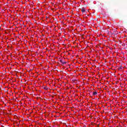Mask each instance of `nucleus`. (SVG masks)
I'll list each match as a JSON object with an SVG mask.
<instances>
[{
  "label": "nucleus",
  "instance_id": "obj_1",
  "mask_svg": "<svg viewBox=\"0 0 127 127\" xmlns=\"http://www.w3.org/2000/svg\"><path fill=\"white\" fill-rule=\"evenodd\" d=\"M110 34L112 37H117V34H115V33L112 32H110Z\"/></svg>",
  "mask_w": 127,
  "mask_h": 127
},
{
  "label": "nucleus",
  "instance_id": "obj_2",
  "mask_svg": "<svg viewBox=\"0 0 127 127\" xmlns=\"http://www.w3.org/2000/svg\"><path fill=\"white\" fill-rule=\"evenodd\" d=\"M81 11L84 14H86V10H85V8H82Z\"/></svg>",
  "mask_w": 127,
  "mask_h": 127
},
{
  "label": "nucleus",
  "instance_id": "obj_3",
  "mask_svg": "<svg viewBox=\"0 0 127 127\" xmlns=\"http://www.w3.org/2000/svg\"><path fill=\"white\" fill-rule=\"evenodd\" d=\"M73 35H74V36H81V35H82L81 34H79V33H75V34L73 33Z\"/></svg>",
  "mask_w": 127,
  "mask_h": 127
},
{
  "label": "nucleus",
  "instance_id": "obj_4",
  "mask_svg": "<svg viewBox=\"0 0 127 127\" xmlns=\"http://www.w3.org/2000/svg\"><path fill=\"white\" fill-rule=\"evenodd\" d=\"M92 95L93 96H96V95H98V93H97V92H93Z\"/></svg>",
  "mask_w": 127,
  "mask_h": 127
},
{
  "label": "nucleus",
  "instance_id": "obj_5",
  "mask_svg": "<svg viewBox=\"0 0 127 127\" xmlns=\"http://www.w3.org/2000/svg\"><path fill=\"white\" fill-rule=\"evenodd\" d=\"M64 64H67V62H63V64L62 65H64Z\"/></svg>",
  "mask_w": 127,
  "mask_h": 127
},
{
  "label": "nucleus",
  "instance_id": "obj_6",
  "mask_svg": "<svg viewBox=\"0 0 127 127\" xmlns=\"http://www.w3.org/2000/svg\"><path fill=\"white\" fill-rule=\"evenodd\" d=\"M122 69H123V67L122 66H120L119 67V70H122Z\"/></svg>",
  "mask_w": 127,
  "mask_h": 127
},
{
  "label": "nucleus",
  "instance_id": "obj_7",
  "mask_svg": "<svg viewBox=\"0 0 127 127\" xmlns=\"http://www.w3.org/2000/svg\"><path fill=\"white\" fill-rule=\"evenodd\" d=\"M107 34H108V35L110 37H111V33H109V32H108V33H107Z\"/></svg>",
  "mask_w": 127,
  "mask_h": 127
},
{
  "label": "nucleus",
  "instance_id": "obj_8",
  "mask_svg": "<svg viewBox=\"0 0 127 127\" xmlns=\"http://www.w3.org/2000/svg\"><path fill=\"white\" fill-rule=\"evenodd\" d=\"M60 62L63 64V61L62 60H60Z\"/></svg>",
  "mask_w": 127,
  "mask_h": 127
},
{
  "label": "nucleus",
  "instance_id": "obj_9",
  "mask_svg": "<svg viewBox=\"0 0 127 127\" xmlns=\"http://www.w3.org/2000/svg\"><path fill=\"white\" fill-rule=\"evenodd\" d=\"M44 90H47L46 87L44 88Z\"/></svg>",
  "mask_w": 127,
  "mask_h": 127
},
{
  "label": "nucleus",
  "instance_id": "obj_10",
  "mask_svg": "<svg viewBox=\"0 0 127 127\" xmlns=\"http://www.w3.org/2000/svg\"><path fill=\"white\" fill-rule=\"evenodd\" d=\"M33 36H34V35H32V36H31L32 38L33 37Z\"/></svg>",
  "mask_w": 127,
  "mask_h": 127
},
{
  "label": "nucleus",
  "instance_id": "obj_11",
  "mask_svg": "<svg viewBox=\"0 0 127 127\" xmlns=\"http://www.w3.org/2000/svg\"><path fill=\"white\" fill-rule=\"evenodd\" d=\"M97 36H100V34H99V35H97Z\"/></svg>",
  "mask_w": 127,
  "mask_h": 127
},
{
  "label": "nucleus",
  "instance_id": "obj_12",
  "mask_svg": "<svg viewBox=\"0 0 127 127\" xmlns=\"http://www.w3.org/2000/svg\"><path fill=\"white\" fill-rule=\"evenodd\" d=\"M42 35H43V36H44V35H43V34H42Z\"/></svg>",
  "mask_w": 127,
  "mask_h": 127
},
{
  "label": "nucleus",
  "instance_id": "obj_13",
  "mask_svg": "<svg viewBox=\"0 0 127 127\" xmlns=\"http://www.w3.org/2000/svg\"><path fill=\"white\" fill-rule=\"evenodd\" d=\"M96 34L98 35V34H99V33H97V34Z\"/></svg>",
  "mask_w": 127,
  "mask_h": 127
}]
</instances>
